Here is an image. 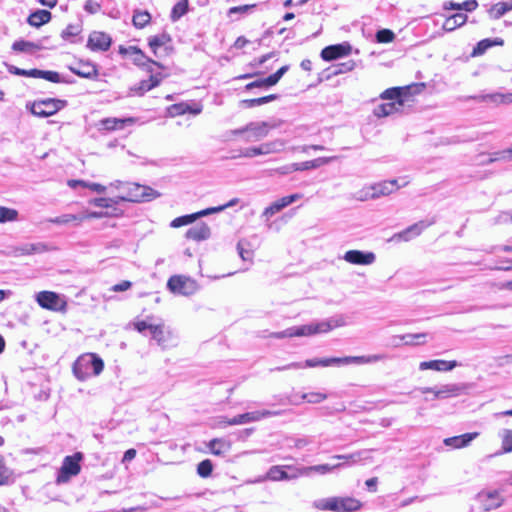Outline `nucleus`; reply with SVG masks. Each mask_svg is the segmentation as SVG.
<instances>
[{"label":"nucleus","mask_w":512,"mask_h":512,"mask_svg":"<svg viewBox=\"0 0 512 512\" xmlns=\"http://www.w3.org/2000/svg\"><path fill=\"white\" fill-rule=\"evenodd\" d=\"M344 260L356 265H370L375 261L373 252H364L360 250H349L344 254Z\"/></svg>","instance_id":"obj_21"},{"label":"nucleus","mask_w":512,"mask_h":512,"mask_svg":"<svg viewBox=\"0 0 512 512\" xmlns=\"http://www.w3.org/2000/svg\"><path fill=\"white\" fill-rule=\"evenodd\" d=\"M284 146V143L281 140H275L272 142H266L261 144L258 147H249L241 150V153L238 155V157H245V158H253L258 155H267L270 153H276L282 150ZM231 158L235 159L237 158L236 155L232 156Z\"/></svg>","instance_id":"obj_9"},{"label":"nucleus","mask_w":512,"mask_h":512,"mask_svg":"<svg viewBox=\"0 0 512 512\" xmlns=\"http://www.w3.org/2000/svg\"><path fill=\"white\" fill-rule=\"evenodd\" d=\"M332 365L338 366L337 357H331V358H323V359H308L304 363L301 362H292L290 364H287L285 366L276 367L274 369H271V371H284V370H290V369H302V368H312V367H328Z\"/></svg>","instance_id":"obj_13"},{"label":"nucleus","mask_w":512,"mask_h":512,"mask_svg":"<svg viewBox=\"0 0 512 512\" xmlns=\"http://www.w3.org/2000/svg\"><path fill=\"white\" fill-rule=\"evenodd\" d=\"M167 288L174 294L190 296L197 291L198 285L197 282L190 277L174 275L168 279Z\"/></svg>","instance_id":"obj_7"},{"label":"nucleus","mask_w":512,"mask_h":512,"mask_svg":"<svg viewBox=\"0 0 512 512\" xmlns=\"http://www.w3.org/2000/svg\"><path fill=\"white\" fill-rule=\"evenodd\" d=\"M503 498L498 491H489L485 494V499H482V510L490 511L502 505Z\"/></svg>","instance_id":"obj_35"},{"label":"nucleus","mask_w":512,"mask_h":512,"mask_svg":"<svg viewBox=\"0 0 512 512\" xmlns=\"http://www.w3.org/2000/svg\"><path fill=\"white\" fill-rule=\"evenodd\" d=\"M81 29L79 25L69 24L61 33L64 40H70L72 37L77 36Z\"/></svg>","instance_id":"obj_58"},{"label":"nucleus","mask_w":512,"mask_h":512,"mask_svg":"<svg viewBox=\"0 0 512 512\" xmlns=\"http://www.w3.org/2000/svg\"><path fill=\"white\" fill-rule=\"evenodd\" d=\"M132 61L136 66H139V67L145 69L149 73L153 72L152 65L161 67L160 63L147 57L141 49H140V55L135 54L132 56Z\"/></svg>","instance_id":"obj_41"},{"label":"nucleus","mask_w":512,"mask_h":512,"mask_svg":"<svg viewBox=\"0 0 512 512\" xmlns=\"http://www.w3.org/2000/svg\"><path fill=\"white\" fill-rule=\"evenodd\" d=\"M69 70L81 78L94 79L98 76L97 65L89 61H80L76 66H70Z\"/></svg>","instance_id":"obj_24"},{"label":"nucleus","mask_w":512,"mask_h":512,"mask_svg":"<svg viewBox=\"0 0 512 512\" xmlns=\"http://www.w3.org/2000/svg\"><path fill=\"white\" fill-rule=\"evenodd\" d=\"M344 325H346L345 319L340 315L316 323L290 327L283 331L273 333V337L282 339L286 337L311 336L319 333H327L334 328L342 327Z\"/></svg>","instance_id":"obj_1"},{"label":"nucleus","mask_w":512,"mask_h":512,"mask_svg":"<svg viewBox=\"0 0 512 512\" xmlns=\"http://www.w3.org/2000/svg\"><path fill=\"white\" fill-rule=\"evenodd\" d=\"M467 21V15L464 12H456L450 16H448L444 23H443V29L445 31L451 32L455 30L457 27L462 26Z\"/></svg>","instance_id":"obj_33"},{"label":"nucleus","mask_w":512,"mask_h":512,"mask_svg":"<svg viewBox=\"0 0 512 512\" xmlns=\"http://www.w3.org/2000/svg\"><path fill=\"white\" fill-rule=\"evenodd\" d=\"M36 301L40 307L52 311H64L66 309V301L59 294L52 291H41L36 294Z\"/></svg>","instance_id":"obj_10"},{"label":"nucleus","mask_w":512,"mask_h":512,"mask_svg":"<svg viewBox=\"0 0 512 512\" xmlns=\"http://www.w3.org/2000/svg\"><path fill=\"white\" fill-rule=\"evenodd\" d=\"M123 189L127 191V194L122 196L121 199L129 202H149L161 195L150 186L138 183H125Z\"/></svg>","instance_id":"obj_3"},{"label":"nucleus","mask_w":512,"mask_h":512,"mask_svg":"<svg viewBox=\"0 0 512 512\" xmlns=\"http://www.w3.org/2000/svg\"><path fill=\"white\" fill-rule=\"evenodd\" d=\"M41 79H45L52 83H67V84L74 83V80L72 78L63 77L58 72L51 71V70H42L41 71Z\"/></svg>","instance_id":"obj_48"},{"label":"nucleus","mask_w":512,"mask_h":512,"mask_svg":"<svg viewBox=\"0 0 512 512\" xmlns=\"http://www.w3.org/2000/svg\"><path fill=\"white\" fill-rule=\"evenodd\" d=\"M42 48L41 45L26 41V40H17L13 43L12 49L16 52H25V53H33Z\"/></svg>","instance_id":"obj_45"},{"label":"nucleus","mask_w":512,"mask_h":512,"mask_svg":"<svg viewBox=\"0 0 512 512\" xmlns=\"http://www.w3.org/2000/svg\"><path fill=\"white\" fill-rule=\"evenodd\" d=\"M501 452L500 453H510L512 452V429H505L501 433Z\"/></svg>","instance_id":"obj_54"},{"label":"nucleus","mask_w":512,"mask_h":512,"mask_svg":"<svg viewBox=\"0 0 512 512\" xmlns=\"http://www.w3.org/2000/svg\"><path fill=\"white\" fill-rule=\"evenodd\" d=\"M479 436L478 432L465 433L458 436L448 437L443 440L445 446L452 449L467 447Z\"/></svg>","instance_id":"obj_23"},{"label":"nucleus","mask_w":512,"mask_h":512,"mask_svg":"<svg viewBox=\"0 0 512 512\" xmlns=\"http://www.w3.org/2000/svg\"><path fill=\"white\" fill-rule=\"evenodd\" d=\"M80 220H82V218L78 217L77 215L64 214L61 216H57V217L51 219L50 221L54 224H68L72 221H80Z\"/></svg>","instance_id":"obj_60"},{"label":"nucleus","mask_w":512,"mask_h":512,"mask_svg":"<svg viewBox=\"0 0 512 512\" xmlns=\"http://www.w3.org/2000/svg\"><path fill=\"white\" fill-rule=\"evenodd\" d=\"M386 356L383 354H375L368 356H346V357H337L338 366L340 365H348V364H369L375 363L385 359Z\"/></svg>","instance_id":"obj_26"},{"label":"nucleus","mask_w":512,"mask_h":512,"mask_svg":"<svg viewBox=\"0 0 512 512\" xmlns=\"http://www.w3.org/2000/svg\"><path fill=\"white\" fill-rule=\"evenodd\" d=\"M403 182L402 184H399L398 183V179H392V180H388V181H383V182H380V183H377L373 186H371V190H372V193H366L365 197H370V198H379L380 196H385V195H389L391 194L392 192L398 190L400 187L402 186H406L408 184V180H405V179H402Z\"/></svg>","instance_id":"obj_14"},{"label":"nucleus","mask_w":512,"mask_h":512,"mask_svg":"<svg viewBox=\"0 0 512 512\" xmlns=\"http://www.w3.org/2000/svg\"><path fill=\"white\" fill-rule=\"evenodd\" d=\"M82 458L83 454L81 452H76L75 454L64 458L62 466L57 473V484L67 483L73 476L79 474L81 470L80 461Z\"/></svg>","instance_id":"obj_5"},{"label":"nucleus","mask_w":512,"mask_h":512,"mask_svg":"<svg viewBox=\"0 0 512 512\" xmlns=\"http://www.w3.org/2000/svg\"><path fill=\"white\" fill-rule=\"evenodd\" d=\"M104 369L103 360L95 353H85L73 363L72 371L79 381L99 375Z\"/></svg>","instance_id":"obj_2"},{"label":"nucleus","mask_w":512,"mask_h":512,"mask_svg":"<svg viewBox=\"0 0 512 512\" xmlns=\"http://www.w3.org/2000/svg\"><path fill=\"white\" fill-rule=\"evenodd\" d=\"M300 470L292 466H272L267 472V478L272 481L295 479L301 475Z\"/></svg>","instance_id":"obj_17"},{"label":"nucleus","mask_w":512,"mask_h":512,"mask_svg":"<svg viewBox=\"0 0 512 512\" xmlns=\"http://www.w3.org/2000/svg\"><path fill=\"white\" fill-rule=\"evenodd\" d=\"M161 81H162L161 74H153V72H152L148 79L141 80L139 83L132 86L130 88V91L135 95L142 96L146 92L157 87L161 83Z\"/></svg>","instance_id":"obj_22"},{"label":"nucleus","mask_w":512,"mask_h":512,"mask_svg":"<svg viewBox=\"0 0 512 512\" xmlns=\"http://www.w3.org/2000/svg\"><path fill=\"white\" fill-rule=\"evenodd\" d=\"M151 21V15L146 10H135L133 14V25L142 29Z\"/></svg>","instance_id":"obj_49"},{"label":"nucleus","mask_w":512,"mask_h":512,"mask_svg":"<svg viewBox=\"0 0 512 512\" xmlns=\"http://www.w3.org/2000/svg\"><path fill=\"white\" fill-rule=\"evenodd\" d=\"M303 197L300 193L291 194L288 196H284L275 202H273L270 206L266 207L263 211V216L266 218H269L273 216L274 214L280 212L285 207L289 206L290 204L294 203L295 201L301 199Z\"/></svg>","instance_id":"obj_20"},{"label":"nucleus","mask_w":512,"mask_h":512,"mask_svg":"<svg viewBox=\"0 0 512 512\" xmlns=\"http://www.w3.org/2000/svg\"><path fill=\"white\" fill-rule=\"evenodd\" d=\"M172 38L167 32H162L161 34L154 35L148 38V45L153 51V54L158 57V49L164 47L165 51L172 50L171 47H168L167 44L171 43Z\"/></svg>","instance_id":"obj_28"},{"label":"nucleus","mask_w":512,"mask_h":512,"mask_svg":"<svg viewBox=\"0 0 512 512\" xmlns=\"http://www.w3.org/2000/svg\"><path fill=\"white\" fill-rule=\"evenodd\" d=\"M213 463L210 459H205L197 465V473L202 478H207L212 474Z\"/></svg>","instance_id":"obj_55"},{"label":"nucleus","mask_w":512,"mask_h":512,"mask_svg":"<svg viewBox=\"0 0 512 512\" xmlns=\"http://www.w3.org/2000/svg\"><path fill=\"white\" fill-rule=\"evenodd\" d=\"M156 319L154 316H147L146 320H138L129 324V326H133L134 330L139 332L140 334L146 336L147 332L150 333L151 327L155 324Z\"/></svg>","instance_id":"obj_42"},{"label":"nucleus","mask_w":512,"mask_h":512,"mask_svg":"<svg viewBox=\"0 0 512 512\" xmlns=\"http://www.w3.org/2000/svg\"><path fill=\"white\" fill-rule=\"evenodd\" d=\"M465 389L464 385L457 383L444 384L441 386L434 387H422L419 388V391L422 394L432 393L434 395V399H448L452 397L459 396L463 390Z\"/></svg>","instance_id":"obj_8"},{"label":"nucleus","mask_w":512,"mask_h":512,"mask_svg":"<svg viewBox=\"0 0 512 512\" xmlns=\"http://www.w3.org/2000/svg\"><path fill=\"white\" fill-rule=\"evenodd\" d=\"M427 333H409L402 336H399L401 340L405 342L406 345H415V344H423L426 342Z\"/></svg>","instance_id":"obj_51"},{"label":"nucleus","mask_w":512,"mask_h":512,"mask_svg":"<svg viewBox=\"0 0 512 512\" xmlns=\"http://www.w3.org/2000/svg\"><path fill=\"white\" fill-rule=\"evenodd\" d=\"M279 415H281L280 411H271V410L246 412V413L237 415L231 419H227L226 421H224V423L226 425H240V424H245V423H249V422L259 421L263 418L279 416Z\"/></svg>","instance_id":"obj_12"},{"label":"nucleus","mask_w":512,"mask_h":512,"mask_svg":"<svg viewBox=\"0 0 512 512\" xmlns=\"http://www.w3.org/2000/svg\"><path fill=\"white\" fill-rule=\"evenodd\" d=\"M150 335L151 340L155 341L163 349L168 346L171 333L161 319H158L151 327Z\"/></svg>","instance_id":"obj_19"},{"label":"nucleus","mask_w":512,"mask_h":512,"mask_svg":"<svg viewBox=\"0 0 512 512\" xmlns=\"http://www.w3.org/2000/svg\"><path fill=\"white\" fill-rule=\"evenodd\" d=\"M256 7V4L234 6L229 9L228 15L232 16L234 14H246L253 11Z\"/></svg>","instance_id":"obj_59"},{"label":"nucleus","mask_w":512,"mask_h":512,"mask_svg":"<svg viewBox=\"0 0 512 512\" xmlns=\"http://www.w3.org/2000/svg\"><path fill=\"white\" fill-rule=\"evenodd\" d=\"M375 37L378 43H390L394 40L395 34L390 29H380L376 32Z\"/></svg>","instance_id":"obj_56"},{"label":"nucleus","mask_w":512,"mask_h":512,"mask_svg":"<svg viewBox=\"0 0 512 512\" xmlns=\"http://www.w3.org/2000/svg\"><path fill=\"white\" fill-rule=\"evenodd\" d=\"M504 44V40L502 38H486L482 39V54L493 46H502Z\"/></svg>","instance_id":"obj_62"},{"label":"nucleus","mask_w":512,"mask_h":512,"mask_svg":"<svg viewBox=\"0 0 512 512\" xmlns=\"http://www.w3.org/2000/svg\"><path fill=\"white\" fill-rule=\"evenodd\" d=\"M482 102H492V103H512V93L511 94H488L482 95Z\"/></svg>","instance_id":"obj_52"},{"label":"nucleus","mask_w":512,"mask_h":512,"mask_svg":"<svg viewBox=\"0 0 512 512\" xmlns=\"http://www.w3.org/2000/svg\"><path fill=\"white\" fill-rule=\"evenodd\" d=\"M342 466H343L342 463H338L335 465L320 464V465H314V466H308V467H301L300 474L305 475V476H309L313 472L319 473V474H326V473H329V472L333 471L334 469L340 468Z\"/></svg>","instance_id":"obj_38"},{"label":"nucleus","mask_w":512,"mask_h":512,"mask_svg":"<svg viewBox=\"0 0 512 512\" xmlns=\"http://www.w3.org/2000/svg\"><path fill=\"white\" fill-rule=\"evenodd\" d=\"M67 105L66 100L56 99V98H47L43 100L34 101L29 110L30 112L38 117L46 118L56 114L62 108Z\"/></svg>","instance_id":"obj_4"},{"label":"nucleus","mask_w":512,"mask_h":512,"mask_svg":"<svg viewBox=\"0 0 512 512\" xmlns=\"http://www.w3.org/2000/svg\"><path fill=\"white\" fill-rule=\"evenodd\" d=\"M18 211L12 208L0 206V223L12 222L17 220Z\"/></svg>","instance_id":"obj_53"},{"label":"nucleus","mask_w":512,"mask_h":512,"mask_svg":"<svg viewBox=\"0 0 512 512\" xmlns=\"http://www.w3.org/2000/svg\"><path fill=\"white\" fill-rule=\"evenodd\" d=\"M207 446L211 453L216 456H222L229 452L231 449L230 441L224 438H214L209 441Z\"/></svg>","instance_id":"obj_32"},{"label":"nucleus","mask_w":512,"mask_h":512,"mask_svg":"<svg viewBox=\"0 0 512 512\" xmlns=\"http://www.w3.org/2000/svg\"><path fill=\"white\" fill-rule=\"evenodd\" d=\"M207 215H210V210H208V208L201 210L199 212H196V213L179 216V217L175 218L174 220H172V222L170 223V226L173 228H179V227L191 224L194 221H196L198 218H201V217L207 216Z\"/></svg>","instance_id":"obj_31"},{"label":"nucleus","mask_w":512,"mask_h":512,"mask_svg":"<svg viewBox=\"0 0 512 512\" xmlns=\"http://www.w3.org/2000/svg\"><path fill=\"white\" fill-rule=\"evenodd\" d=\"M52 14L48 10H36L32 12L27 18L29 25L33 27H40L51 20Z\"/></svg>","instance_id":"obj_36"},{"label":"nucleus","mask_w":512,"mask_h":512,"mask_svg":"<svg viewBox=\"0 0 512 512\" xmlns=\"http://www.w3.org/2000/svg\"><path fill=\"white\" fill-rule=\"evenodd\" d=\"M118 53L122 56H133L135 54H139L140 55V48L137 47V46H129V47H125L123 45H120L119 48H118Z\"/></svg>","instance_id":"obj_63"},{"label":"nucleus","mask_w":512,"mask_h":512,"mask_svg":"<svg viewBox=\"0 0 512 512\" xmlns=\"http://www.w3.org/2000/svg\"><path fill=\"white\" fill-rule=\"evenodd\" d=\"M478 7V2L476 0H468L463 3H455L453 1L445 2L443 5L444 9H452L458 10L462 12L463 10L466 12H470L475 10Z\"/></svg>","instance_id":"obj_44"},{"label":"nucleus","mask_w":512,"mask_h":512,"mask_svg":"<svg viewBox=\"0 0 512 512\" xmlns=\"http://www.w3.org/2000/svg\"><path fill=\"white\" fill-rule=\"evenodd\" d=\"M436 223V217H431L430 219L421 220L417 223H414L404 229L403 231L396 233L392 239L399 241H410L411 239L419 236L426 228Z\"/></svg>","instance_id":"obj_11"},{"label":"nucleus","mask_w":512,"mask_h":512,"mask_svg":"<svg viewBox=\"0 0 512 512\" xmlns=\"http://www.w3.org/2000/svg\"><path fill=\"white\" fill-rule=\"evenodd\" d=\"M354 67H355V62L353 60H348L345 62H341V63H337L335 65H332L331 67H329L327 69V71H329L327 78L352 71L354 69Z\"/></svg>","instance_id":"obj_43"},{"label":"nucleus","mask_w":512,"mask_h":512,"mask_svg":"<svg viewBox=\"0 0 512 512\" xmlns=\"http://www.w3.org/2000/svg\"><path fill=\"white\" fill-rule=\"evenodd\" d=\"M424 88V84H412L403 87H392L383 91L380 95L381 99L392 100V102L405 103L409 97L418 94Z\"/></svg>","instance_id":"obj_6"},{"label":"nucleus","mask_w":512,"mask_h":512,"mask_svg":"<svg viewBox=\"0 0 512 512\" xmlns=\"http://www.w3.org/2000/svg\"><path fill=\"white\" fill-rule=\"evenodd\" d=\"M339 497H329L315 500L313 502V507L318 510H326L338 512L339 510Z\"/></svg>","instance_id":"obj_40"},{"label":"nucleus","mask_w":512,"mask_h":512,"mask_svg":"<svg viewBox=\"0 0 512 512\" xmlns=\"http://www.w3.org/2000/svg\"><path fill=\"white\" fill-rule=\"evenodd\" d=\"M112 44V38L104 32L94 31L89 35L87 47L93 51H107Z\"/></svg>","instance_id":"obj_18"},{"label":"nucleus","mask_w":512,"mask_h":512,"mask_svg":"<svg viewBox=\"0 0 512 512\" xmlns=\"http://www.w3.org/2000/svg\"><path fill=\"white\" fill-rule=\"evenodd\" d=\"M189 9V1L188 0H180L178 1L171 10L170 19L173 22L178 21L182 16H184Z\"/></svg>","instance_id":"obj_47"},{"label":"nucleus","mask_w":512,"mask_h":512,"mask_svg":"<svg viewBox=\"0 0 512 512\" xmlns=\"http://www.w3.org/2000/svg\"><path fill=\"white\" fill-rule=\"evenodd\" d=\"M326 395L322 393L312 392V393H305L302 395V399L305 400L308 403L316 404L320 403L323 400L326 399Z\"/></svg>","instance_id":"obj_61"},{"label":"nucleus","mask_w":512,"mask_h":512,"mask_svg":"<svg viewBox=\"0 0 512 512\" xmlns=\"http://www.w3.org/2000/svg\"><path fill=\"white\" fill-rule=\"evenodd\" d=\"M329 158L320 157L314 160L305 161L301 163H295L297 167V171H304V170H310V169H316L322 164H326L329 162Z\"/></svg>","instance_id":"obj_50"},{"label":"nucleus","mask_w":512,"mask_h":512,"mask_svg":"<svg viewBox=\"0 0 512 512\" xmlns=\"http://www.w3.org/2000/svg\"><path fill=\"white\" fill-rule=\"evenodd\" d=\"M460 364L456 360L452 361H446V360H430V361H423L419 364V369L421 371L424 370H435V371H451L454 368L458 367Z\"/></svg>","instance_id":"obj_25"},{"label":"nucleus","mask_w":512,"mask_h":512,"mask_svg":"<svg viewBox=\"0 0 512 512\" xmlns=\"http://www.w3.org/2000/svg\"><path fill=\"white\" fill-rule=\"evenodd\" d=\"M403 106H404V104L401 102H389V103L380 104L375 108L374 114L378 118L390 116V115L400 112V110Z\"/></svg>","instance_id":"obj_34"},{"label":"nucleus","mask_w":512,"mask_h":512,"mask_svg":"<svg viewBox=\"0 0 512 512\" xmlns=\"http://www.w3.org/2000/svg\"><path fill=\"white\" fill-rule=\"evenodd\" d=\"M511 10L512 0L500 1L488 9V14L492 19H499Z\"/></svg>","instance_id":"obj_37"},{"label":"nucleus","mask_w":512,"mask_h":512,"mask_svg":"<svg viewBox=\"0 0 512 512\" xmlns=\"http://www.w3.org/2000/svg\"><path fill=\"white\" fill-rule=\"evenodd\" d=\"M168 111L172 116H179V115H183L185 113H191V114L197 115L201 112V108L190 109V106L187 103H177V104L171 105L169 107Z\"/></svg>","instance_id":"obj_46"},{"label":"nucleus","mask_w":512,"mask_h":512,"mask_svg":"<svg viewBox=\"0 0 512 512\" xmlns=\"http://www.w3.org/2000/svg\"><path fill=\"white\" fill-rule=\"evenodd\" d=\"M352 46L348 42L326 46L321 50L320 56L324 61L330 62L351 53Z\"/></svg>","instance_id":"obj_15"},{"label":"nucleus","mask_w":512,"mask_h":512,"mask_svg":"<svg viewBox=\"0 0 512 512\" xmlns=\"http://www.w3.org/2000/svg\"><path fill=\"white\" fill-rule=\"evenodd\" d=\"M498 161H512V147L494 153L482 152V166L492 164Z\"/></svg>","instance_id":"obj_30"},{"label":"nucleus","mask_w":512,"mask_h":512,"mask_svg":"<svg viewBox=\"0 0 512 512\" xmlns=\"http://www.w3.org/2000/svg\"><path fill=\"white\" fill-rule=\"evenodd\" d=\"M338 512H355L361 509L362 503L354 497H339Z\"/></svg>","instance_id":"obj_39"},{"label":"nucleus","mask_w":512,"mask_h":512,"mask_svg":"<svg viewBox=\"0 0 512 512\" xmlns=\"http://www.w3.org/2000/svg\"><path fill=\"white\" fill-rule=\"evenodd\" d=\"M135 123V119L132 117L127 118H105L100 121L101 129L107 131L122 130L127 125Z\"/></svg>","instance_id":"obj_27"},{"label":"nucleus","mask_w":512,"mask_h":512,"mask_svg":"<svg viewBox=\"0 0 512 512\" xmlns=\"http://www.w3.org/2000/svg\"><path fill=\"white\" fill-rule=\"evenodd\" d=\"M273 127L274 126L270 125L266 121L249 122L246 124L247 134L244 137V140L245 142L259 141L265 138L268 135L269 130Z\"/></svg>","instance_id":"obj_16"},{"label":"nucleus","mask_w":512,"mask_h":512,"mask_svg":"<svg viewBox=\"0 0 512 512\" xmlns=\"http://www.w3.org/2000/svg\"><path fill=\"white\" fill-rule=\"evenodd\" d=\"M24 254L42 253L46 251V245L43 243L26 244L21 248Z\"/></svg>","instance_id":"obj_57"},{"label":"nucleus","mask_w":512,"mask_h":512,"mask_svg":"<svg viewBox=\"0 0 512 512\" xmlns=\"http://www.w3.org/2000/svg\"><path fill=\"white\" fill-rule=\"evenodd\" d=\"M211 231L207 224L200 223L190 227L186 232V238L194 241H203L210 237Z\"/></svg>","instance_id":"obj_29"},{"label":"nucleus","mask_w":512,"mask_h":512,"mask_svg":"<svg viewBox=\"0 0 512 512\" xmlns=\"http://www.w3.org/2000/svg\"><path fill=\"white\" fill-rule=\"evenodd\" d=\"M100 9L101 5L94 0H87L84 4V10L89 14H96Z\"/></svg>","instance_id":"obj_64"}]
</instances>
